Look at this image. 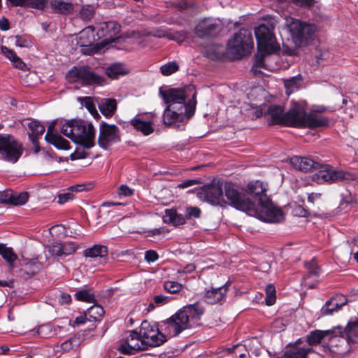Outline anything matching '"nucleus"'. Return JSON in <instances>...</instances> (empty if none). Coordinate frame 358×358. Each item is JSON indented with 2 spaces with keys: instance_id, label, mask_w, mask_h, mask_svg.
Wrapping results in <instances>:
<instances>
[{
  "instance_id": "obj_1",
  "label": "nucleus",
  "mask_w": 358,
  "mask_h": 358,
  "mask_svg": "<svg viewBox=\"0 0 358 358\" xmlns=\"http://www.w3.org/2000/svg\"><path fill=\"white\" fill-rule=\"evenodd\" d=\"M225 196L231 205L237 210L245 212L266 222L278 223L284 220L282 210L275 206L270 199L268 201L256 206L245 194L239 192L231 184L224 186Z\"/></svg>"
},
{
  "instance_id": "obj_48",
  "label": "nucleus",
  "mask_w": 358,
  "mask_h": 358,
  "mask_svg": "<svg viewBox=\"0 0 358 358\" xmlns=\"http://www.w3.org/2000/svg\"><path fill=\"white\" fill-rule=\"evenodd\" d=\"M179 69V66L176 62H170L164 65H162L160 68V71L162 75L168 76H170Z\"/></svg>"
},
{
  "instance_id": "obj_26",
  "label": "nucleus",
  "mask_w": 358,
  "mask_h": 358,
  "mask_svg": "<svg viewBox=\"0 0 358 358\" xmlns=\"http://www.w3.org/2000/svg\"><path fill=\"white\" fill-rule=\"evenodd\" d=\"M315 351L313 348H303L296 345L289 350L285 352V358H309L310 355H314Z\"/></svg>"
},
{
  "instance_id": "obj_42",
  "label": "nucleus",
  "mask_w": 358,
  "mask_h": 358,
  "mask_svg": "<svg viewBox=\"0 0 358 358\" xmlns=\"http://www.w3.org/2000/svg\"><path fill=\"white\" fill-rule=\"evenodd\" d=\"M170 301V297L164 295H155L153 297L152 301H150L148 306L147 310L150 312L153 310L155 307L161 306L167 303Z\"/></svg>"
},
{
  "instance_id": "obj_15",
  "label": "nucleus",
  "mask_w": 358,
  "mask_h": 358,
  "mask_svg": "<svg viewBox=\"0 0 358 358\" xmlns=\"http://www.w3.org/2000/svg\"><path fill=\"white\" fill-rule=\"evenodd\" d=\"M306 115L303 104L292 101L289 110L285 113V126L303 127Z\"/></svg>"
},
{
  "instance_id": "obj_59",
  "label": "nucleus",
  "mask_w": 358,
  "mask_h": 358,
  "mask_svg": "<svg viewBox=\"0 0 358 358\" xmlns=\"http://www.w3.org/2000/svg\"><path fill=\"white\" fill-rule=\"evenodd\" d=\"M150 20H152V22H155V23H163V22H165V23H167V24H171V20H169V18L163 16V15H161L159 14H157V15H151L150 17Z\"/></svg>"
},
{
  "instance_id": "obj_22",
  "label": "nucleus",
  "mask_w": 358,
  "mask_h": 358,
  "mask_svg": "<svg viewBox=\"0 0 358 358\" xmlns=\"http://www.w3.org/2000/svg\"><path fill=\"white\" fill-rule=\"evenodd\" d=\"M94 29L93 27L89 26L83 29L78 34L77 38V43L81 47H88L94 45L96 41L94 34Z\"/></svg>"
},
{
  "instance_id": "obj_45",
  "label": "nucleus",
  "mask_w": 358,
  "mask_h": 358,
  "mask_svg": "<svg viewBox=\"0 0 358 358\" xmlns=\"http://www.w3.org/2000/svg\"><path fill=\"white\" fill-rule=\"evenodd\" d=\"M258 50L259 52L255 56V62L252 67V71L255 74L261 72L258 69H266L264 59L265 56L270 54L265 53L264 52L260 51L259 50Z\"/></svg>"
},
{
  "instance_id": "obj_30",
  "label": "nucleus",
  "mask_w": 358,
  "mask_h": 358,
  "mask_svg": "<svg viewBox=\"0 0 358 358\" xmlns=\"http://www.w3.org/2000/svg\"><path fill=\"white\" fill-rule=\"evenodd\" d=\"M343 336L350 345L358 343V320L349 322L345 329L343 331Z\"/></svg>"
},
{
  "instance_id": "obj_39",
  "label": "nucleus",
  "mask_w": 358,
  "mask_h": 358,
  "mask_svg": "<svg viewBox=\"0 0 358 358\" xmlns=\"http://www.w3.org/2000/svg\"><path fill=\"white\" fill-rule=\"evenodd\" d=\"M104 314L103 308L99 305H94L89 308L86 311V315L94 321H98L101 319Z\"/></svg>"
},
{
  "instance_id": "obj_7",
  "label": "nucleus",
  "mask_w": 358,
  "mask_h": 358,
  "mask_svg": "<svg viewBox=\"0 0 358 358\" xmlns=\"http://www.w3.org/2000/svg\"><path fill=\"white\" fill-rule=\"evenodd\" d=\"M22 144L13 136L0 134V159L13 164L16 163L23 154Z\"/></svg>"
},
{
  "instance_id": "obj_4",
  "label": "nucleus",
  "mask_w": 358,
  "mask_h": 358,
  "mask_svg": "<svg viewBox=\"0 0 358 358\" xmlns=\"http://www.w3.org/2000/svg\"><path fill=\"white\" fill-rule=\"evenodd\" d=\"M60 131L85 148L89 149L94 145L95 129L92 123L87 125L81 120H67L63 124Z\"/></svg>"
},
{
  "instance_id": "obj_43",
  "label": "nucleus",
  "mask_w": 358,
  "mask_h": 358,
  "mask_svg": "<svg viewBox=\"0 0 358 358\" xmlns=\"http://www.w3.org/2000/svg\"><path fill=\"white\" fill-rule=\"evenodd\" d=\"M124 73L123 66L120 64H113L106 69V74L112 79L117 78L118 76Z\"/></svg>"
},
{
  "instance_id": "obj_37",
  "label": "nucleus",
  "mask_w": 358,
  "mask_h": 358,
  "mask_svg": "<svg viewBox=\"0 0 358 358\" xmlns=\"http://www.w3.org/2000/svg\"><path fill=\"white\" fill-rule=\"evenodd\" d=\"M10 195L11 198L8 204L14 206L24 205L29 199V195L27 192L14 193L10 190Z\"/></svg>"
},
{
  "instance_id": "obj_38",
  "label": "nucleus",
  "mask_w": 358,
  "mask_h": 358,
  "mask_svg": "<svg viewBox=\"0 0 358 358\" xmlns=\"http://www.w3.org/2000/svg\"><path fill=\"white\" fill-rule=\"evenodd\" d=\"M47 142L59 150H69L70 148L69 142L59 134L52 136Z\"/></svg>"
},
{
  "instance_id": "obj_51",
  "label": "nucleus",
  "mask_w": 358,
  "mask_h": 358,
  "mask_svg": "<svg viewBox=\"0 0 358 358\" xmlns=\"http://www.w3.org/2000/svg\"><path fill=\"white\" fill-rule=\"evenodd\" d=\"M94 10L91 6H83L79 13L80 18L84 21L90 20L94 17Z\"/></svg>"
},
{
  "instance_id": "obj_49",
  "label": "nucleus",
  "mask_w": 358,
  "mask_h": 358,
  "mask_svg": "<svg viewBox=\"0 0 358 358\" xmlns=\"http://www.w3.org/2000/svg\"><path fill=\"white\" fill-rule=\"evenodd\" d=\"M164 288L168 292L176 294L182 290L183 286L178 282L166 281L164 283Z\"/></svg>"
},
{
  "instance_id": "obj_17",
  "label": "nucleus",
  "mask_w": 358,
  "mask_h": 358,
  "mask_svg": "<svg viewBox=\"0 0 358 358\" xmlns=\"http://www.w3.org/2000/svg\"><path fill=\"white\" fill-rule=\"evenodd\" d=\"M223 192L220 183L210 184L203 186L198 192V196L211 204H218L222 198Z\"/></svg>"
},
{
  "instance_id": "obj_61",
  "label": "nucleus",
  "mask_w": 358,
  "mask_h": 358,
  "mask_svg": "<svg viewBox=\"0 0 358 358\" xmlns=\"http://www.w3.org/2000/svg\"><path fill=\"white\" fill-rule=\"evenodd\" d=\"M199 180H196V179H190V180H187L181 183H179L178 185V187L180 189H185V188L193 186V185L199 184Z\"/></svg>"
},
{
  "instance_id": "obj_50",
  "label": "nucleus",
  "mask_w": 358,
  "mask_h": 358,
  "mask_svg": "<svg viewBox=\"0 0 358 358\" xmlns=\"http://www.w3.org/2000/svg\"><path fill=\"white\" fill-rule=\"evenodd\" d=\"M60 243L62 248V257H66L72 255L76 251L78 248L77 244L73 242H64Z\"/></svg>"
},
{
  "instance_id": "obj_41",
  "label": "nucleus",
  "mask_w": 358,
  "mask_h": 358,
  "mask_svg": "<svg viewBox=\"0 0 358 358\" xmlns=\"http://www.w3.org/2000/svg\"><path fill=\"white\" fill-rule=\"evenodd\" d=\"M15 44L20 48H29L33 45L31 37L29 35H17L12 38Z\"/></svg>"
},
{
  "instance_id": "obj_40",
  "label": "nucleus",
  "mask_w": 358,
  "mask_h": 358,
  "mask_svg": "<svg viewBox=\"0 0 358 358\" xmlns=\"http://www.w3.org/2000/svg\"><path fill=\"white\" fill-rule=\"evenodd\" d=\"M79 100L80 101L82 105L84 106L87 109V110L92 114V115L94 118L100 117V115L98 113L96 108L95 107L94 100L92 97L85 96L80 98Z\"/></svg>"
},
{
  "instance_id": "obj_25",
  "label": "nucleus",
  "mask_w": 358,
  "mask_h": 358,
  "mask_svg": "<svg viewBox=\"0 0 358 358\" xmlns=\"http://www.w3.org/2000/svg\"><path fill=\"white\" fill-rule=\"evenodd\" d=\"M48 3L52 13L62 15H69L73 13L74 7L71 3L61 0H51Z\"/></svg>"
},
{
  "instance_id": "obj_6",
  "label": "nucleus",
  "mask_w": 358,
  "mask_h": 358,
  "mask_svg": "<svg viewBox=\"0 0 358 358\" xmlns=\"http://www.w3.org/2000/svg\"><path fill=\"white\" fill-rule=\"evenodd\" d=\"M159 96L162 98L166 108H183L189 109V105H191V110L194 113L196 101L195 99L196 93L192 95V99L187 104L185 103L187 97L186 90L181 88L160 87L159 91Z\"/></svg>"
},
{
  "instance_id": "obj_2",
  "label": "nucleus",
  "mask_w": 358,
  "mask_h": 358,
  "mask_svg": "<svg viewBox=\"0 0 358 358\" xmlns=\"http://www.w3.org/2000/svg\"><path fill=\"white\" fill-rule=\"evenodd\" d=\"M290 162L296 169L301 171L320 169L312 176L313 180L319 184L352 181L357 178V176L353 173L334 169L329 165H322L308 157L294 156L290 159Z\"/></svg>"
},
{
  "instance_id": "obj_13",
  "label": "nucleus",
  "mask_w": 358,
  "mask_h": 358,
  "mask_svg": "<svg viewBox=\"0 0 358 358\" xmlns=\"http://www.w3.org/2000/svg\"><path fill=\"white\" fill-rule=\"evenodd\" d=\"M97 141L99 145L103 149H108L113 143L120 141L119 128L115 124L101 122Z\"/></svg>"
},
{
  "instance_id": "obj_60",
  "label": "nucleus",
  "mask_w": 358,
  "mask_h": 358,
  "mask_svg": "<svg viewBox=\"0 0 358 358\" xmlns=\"http://www.w3.org/2000/svg\"><path fill=\"white\" fill-rule=\"evenodd\" d=\"M118 194L124 196H129L134 194V189L126 185H122L118 189Z\"/></svg>"
},
{
  "instance_id": "obj_57",
  "label": "nucleus",
  "mask_w": 358,
  "mask_h": 358,
  "mask_svg": "<svg viewBox=\"0 0 358 358\" xmlns=\"http://www.w3.org/2000/svg\"><path fill=\"white\" fill-rule=\"evenodd\" d=\"M159 258V255L155 250H150L145 253V259L148 263L156 262Z\"/></svg>"
},
{
  "instance_id": "obj_19",
  "label": "nucleus",
  "mask_w": 358,
  "mask_h": 358,
  "mask_svg": "<svg viewBox=\"0 0 358 358\" xmlns=\"http://www.w3.org/2000/svg\"><path fill=\"white\" fill-rule=\"evenodd\" d=\"M218 25L209 19L200 21L195 27L196 36L203 38L215 36L217 34Z\"/></svg>"
},
{
  "instance_id": "obj_29",
  "label": "nucleus",
  "mask_w": 358,
  "mask_h": 358,
  "mask_svg": "<svg viewBox=\"0 0 358 358\" xmlns=\"http://www.w3.org/2000/svg\"><path fill=\"white\" fill-rule=\"evenodd\" d=\"M129 123L136 130L141 131L145 136L150 135L154 131L151 122L142 120L139 116H136L130 120Z\"/></svg>"
},
{
  "instance_id": "obj_55",
  "label": "nucleus",
  "mask_w": 358,
  "mask_h": 358,
  "mask_svg": "<svg viewBox=\"0 0 358 358\" xmlns=\"http://www.w3.org/2000/svg\"><path fill=\"white\" fill-rule=\"evenodd\" d=\"M78 338L76 336L72 337L70 339L64 341L62 343L61 348L64 351H69L78 344Z\"/></svg>"
},
{
  "instance_id": "obj_46",
  "label": "nucleus",
  "mask_w": 358,
  "mask_h": 358,
  "mask_svg": "<svg viewBox=\"0 0 358 358\" xmlns=\"http://www.w3.org/2000/svg\"><path fill=\"white\" fill-rule=\"evenodd\" d=\"M41 265L36 262H27L24 267L21 269V271L27 275L31 277L35 275L40 269Z\"/></svg>"
},
{
  "instance_id": "obj_20",
  "label": "nucleus",
  "mask_w": 358,
  "mask_h": 358,
  "mask_svg": "<svg viewBox=\"0 0 358 358\" xmlns=\"http://www.w3.org/2000/svg\"><path fill=\"white\" fill-rule=\"evenodd\" d=\"M228 292L227 287L224 285L217 288L206 289L203 294L204 301L209 304H215L224 301Z\"/></svg>"
},
{
  "instance_id": "obj_9",
  "label": "nucleus",
  "mask_w": 358,
  "mask_h": 358,
  "mask_svg": "<svg viewBox=\"0 0 358 358\" xmlns=\"http://www.w3.org/2000/svg\"><path fill=\"white\" fill-rule=\"evenodd\" d=\"M254 47L252 34L248 29H241L228 41V48L239 57L250 53Z\"/></svg>"
},
{
  "instance_id": "obj_54",
  "label": "nucleus",
  "mask_w": 358,
  "mask_h": 358,
  "mask_svg": "<svg viewBox=\"0 0 358 358\" xmlns=\"http://www.w3.org/2000/svg\"><path fill=\"white\" fill-rule=\"evenodd\" d=\"M38 334L44 338H50L55 333L52 329V327L49 324H43L39 327L38 330Z\"/></svg>"
},
{
  "instance_id": "obj_18",
  "label": "nucleus",
  "mask_w": 358,
  "mask_h": 358,
  "mask_svg": "<svg viewBox=\"0 0 358 358\" xmlns=\"http://www.w3.org/2000/svg\"><path fill=\"white\" fill-rule=\"evenodd\" d=\"M266 184L259 180L248 183L246 189V192L257 200V205L268 201L269 197L266 194Z\"/></svg>"
},
{
  "instance_id": "obj_21",
  "label": "nucleus",
  "mask_w": 358,
  "mask_h": 358,
  "mask_svg": "<svg viewBox=\"0 0 358 358\" xmlns=\"http://www.w3.org/2000/svg\"><path fill=\"white\" fill-rule=\"evenodd\" d=\"M329 125V119L318 113H311L306 115L303 127L315 129Z\"/></svg>"
},
{
  "instance_id": "obj_31",
  "label": "nucleus",
  "mask_w": 358,
  "mask_h": 358,
  "mask_svg": "<svg viewBox=\"0 0 358 358\" xmlns=\"http://www.w3.org/2000/svg\"><path fill=\"white\" fill-rule=\"evenodd\" d=\"M1 52L3 55L8 58L13 65L20 70H24L26 69L25 63L17 55V54L11 49L6 46L1 47Z\"/></svg>"
},
{
  "instance_id": "obj_64",
  "label": "nucleus",
  "mask_w": 358,
  "mask_h": 358,
  "mask_svg": "<svg viewBox=\"0 0 358 358\" xmlns=\"http://www.w3.org/2000/svg\"><path fill=\"white\" fill-rule=\"evenodd\" d=\"M118 350L123 355H132V351L134 350L131 348L127 343L125 344L121 345L119 347Z\"/></svg>"
},
{
  "instance_id": "obj_12",
  "label": "nucleus",
  "mask_w": 358,
  "mask_h": 358,
  "mask_svg": "<svg viewBox=\"0 0 358 358\" xmlns=\"http://www.w3.org/2000/svg\"><path fill=\"white\" fill-rule=\"evenodd\" d=\"M193 114L190 104L189 109L166 108L163 114V122L165 125L179 128L181 124L184 125L185 122L189 120Z\"/></svg>"
},
{
  "instance_id": "obj_24",
  "label": "nucleus",
  "mask_w": 358,
  "mask_h": 358,
  "mask_svg": "<svg viewBox=\"0 0 358 358\" xmlns=\"http://www.w3.org/2000/svg\"><path fill=\"white\" fill-rule=\"evenodd\" d=\"M267 115L270 117V124L285 125V113L284 108L273 105L267 110Z\"/></svg>"
},
{
  "instance_id": "obj_34",
  "label": "nucleus",
  "mask_w": 358,
  "mask_h": 358,
  "mask_svg": "<svg viewBox=\"0 0 358 358\" xmlns=\"http://www.w3.org/2000/svg\"><path fill=\"white\" fill-rule=\"evenodd\" d=\"M331 331V330H314L307 336L306 341L310 346L319 344L324 337L330 336Z\"/></svg>"
},
{
  "instance_id": "obj_62",
  "label": "nucleus",
  "mask_w": 358,
  "mask_h": 358,
  "mask_svg": "<svg viewBox=\"0 0 358 358\" xmlns=\"http://www.w3.org/2000/svg\"><path fill=\"white\" fill-rule=\"evenodd\" d=\"M57 121H52L48 127V131L45 136V139L48 141L52 138V136H56L57 134H54L53 131L55 129V125H56Z\"/></svg>"
},
{
  "instance_id": "obj_8",
  "label": "nucleus",
  "mask_w": 358,
  "mask_h": 358,
  "mask_svg": "<svg viewBox=\"0 0 358 358\" xmlns=\"http://www.w3.org/2000/svg\"><path fill=\"white\" fill-rule=\"evenodd\" d=\"M66 78L70 82L80 83L83 85H101L105 83L104 78L92 71L88 66L72 67Z\"/></svg>"
},
{
  "instance_id": "obj_10",
  "label": "nucleus",
  "mask_w": 358,
  "mask_h": 358,
  "mask_svg": "<svg viewBox=\"0 0 358 358\" xmlns=\"http://www.w3.org/2000/svg\"><path fill=\"white\" fill-rule=\"evenodd\" d=\"M139 334L142 345L146 347V350L149 347L159 346L166 341L165 335L161 333L155 325L148 321L141 323Z\"/></svg>"
},
{
  "instance_id": "obj_11",
  "label": "nucleus",
  "mask_w": 358,
  "mask_h": 358,
  "mask_svg": "<svg viewBox=\"0 0 358 358\" xmlns=\"http://www.w3.org/2000/svg\"><path fill=\"white\" fill-rule=\"evenodd\" d=\"M255 34L257 41L258 50L260 51L272 53L279 48L275 37L268 27L264 24H260L255 29Z\"/></svg>"
},
{
  "instance_id": "obj_27",
  "label": "nucleus",
  "mask_w": 358,
  "mask_h": 358,
  "mask_svg": "<svg viewBox=\"0 0 358 358\" xmlns=\"http://www.w3.org/2000/svg\"><path fill=\"white\" fill-rule=\"evenodd\" d=\"M101 113L106 117H112L117 109V101L115 99H101L98 102Z\"/></svg>"
},
{
  "instance_id": "obj_47",
  "label": "nucleus",
  "mask_w": 358,
  "mask_h": 358,
  "mask_svg": "<svg viewBox=\"0 0 358 358\" xmlns=\"http://www.w3.org/2000/svg\"><path fill=\"white\" fill-rule=\"evenodd\" d=\"M266 298L265 301L267 306H272L275 303L276 300V290L273 284H269L266 287Z\"/></svg>"
},
{
  "instance_id": "obj_3",
  "label": "nucleus",
  "mask_w": 358,
  "mask_h": 358,
  "mask_svg": "<svg viewBox=\"0 0 358 358\" xmlns=\"http://www.w3.org/2000/svg\"><path fill=\"white\" fill-rule=\"evenodd\" d=\"M203 313L204 308L199 302L185 306L164 322V330L168 335L178 336L183 330L199 326Z\"/></svg>"
},
{
  "instance_id": "obj_63",
  "label": "nucleus",
  "mask_w": 358,
  "mask_h": 358,
  "mask_svg": "<svg viewBox=\"0 0 358 358\" xmlns=\"http://www.w3.org/2000/svg\"><path fill=\"white\" fill-rule=\"evenodd\" d=\"M10 198V190L0 191V203L8 204Z\"/></svg>"
},
{
  "instance_id": "obj_52",
  "label": "nucleus",
  "mask_w": 358,
  "mask_h": 358,
  "mask_svg": "<svg viewBox=\"0 0 358 358\" xmlns=\"http://www.w3.org/2000/svg\"><path fill=\"white\" fill-rule=\"evenodd\" d=\"M201 211L198 207H187L185 210V215L186 220H190L192 218H199L201 216Z\"/></svg>"
},
{
  "instance_id": "obj_32",
  "label": "nucleus",
  "mask_w": 358,
  "mask_h": 358,
  "mask_svg": "<svg viewBox=\"0 0 358 358\" xmlns=\"http://www.w3.org/2000/svg\"><path fill=\"white\" fill-rule=\"evenodd\" d=\"M126 343L135 351H143L146 350V347L142 345L141 337L139 332L136 330L131 331L129 336L126 338Z\"/></svg>"
},
{
  "instance_id": "obj_53",
  "label": "nucleus",
  "mask_w": 358,
  "mask_h": 358,
  "mask_svg": "<svg viewBox=\"0 0 358 358\" xmlns=\"http://www.w3.org/2000/svg\"><path fill=\"white\" fill-rule=\"evenodd\" d=\"M306 269L308 271L307 277L310 275L317 276L320 274V268L317 266V262L315 260H312L305 264Z\"/></svg>"
},
{
  "instance_id": "obj_56",
  "label": "nucleus",
  "mask_w": 358,
  "mask_h": 358,
  "mask_svg": "<svg viewBox=\"0 0 358 358\" xmlns=\"http://www.w3.org/2000/svg\"><path fill=\"white\" fill-rule=\"evenodd\" d=\"M73 199H74L73 194L71 191H69V188H68L66 192L59 194L58 203L59 204H64V203L68 202L69 201L73 200Z\"/></svg>"
},
{
  "instance_id": "obj_58",
  "label": "nucleus",
  "mask_w": 358,
  "mask_h": 358,
  "mask_svg": "<svg viewBox=\"0 0 358 358\" xmlns=\"http://www.w3.org/2000/svg\"><path fill=\"white\" fill-rule=\"evenodd\" d=\"M48 252L54 256L62 257L60 243H56L49 248Z\"/></svg>"
},
{
  "instance_id": "obj_5",
  "label": "nucleus",
  "mask_w": 358,
  "mask_h": 358,
  "mask_svg": "<svg viewBox=\"0 0 358 358\" xmlns=\"http://www.w3.org/2000/svg\"><path fill=\"white\" fill-rule=\"evenodd\" d=\"M285 23L293 41L297 46L306 45L314 39L317 30L315 24L302 22L291 17L286 18Z\"/></svg>"
},
{
  "instance_id": "obj_44",
  "label": "nucleus",
  "mask_w": 358,
  "mask_h": 358,
  "mask_svg": "<svg viewBox=\"0 0 358 358\" xmlns=\"http://www.w3.org/2000/svg\"><path fill=\"white\" fill-rule=\"evenodd\" d=\"M28 127L31 130L29 133V137H37L41 136L45 131V127L38 121H31Z\"/></svg>"
},
{
  "instance_id": "obj_23",
  "label": "nucleus",
  "mask_w": 358,
  "mask_h": 358,
  "mask_svg": "<svg viewBox=\"0 0 358 358\" xmlns=\"http://www.w3.org/2000/svg\"><path fill=\"white\" fill-rule=\"evenodd\" d=\"M341 298H343V296H336L327 301L325 304L321 308V315L323 316L330 315H332L335 311H338L339 309H341V307L343 306L347 302V299H344V301L339 303L338 299H341Z\"/></svg>"
},
{
  "instance_id": "obj_14",
  "label": "nucleus",
  "mask_w": 358,
  "mask_h": 358,
  "mask_svg": "<svg viewBox=\"0 0 358 358\" xmlns=\"http://www.w3.org/2000/svg\"><path fill=\"white\" fill-rule=\"evenodd\" d=\"M330 335L328 346L331 352L343 355L350 351V345L343 336V329L341 327L331 329Z\"/></svg>"
},
{
  "instance_id": "obj_36",
  "label": "nucleus",
  "mask_w": 358,
  "mask_h": 358,
  "mask_svg": "<svg viewBox=\"0 0 358 358\" xmlns=\"http://www.w3.org/2000/svg\"><path fill=\"white\" fill-rule=\"evenodd\" d=\"M75 298L78 301L87 303H94L96 301L95 295L92 289L87 287L76 292L75 294Z\"/></svg>"
},
{
  "instance_id": "obj_16",
  "label": "nucleus",
  "mask_w": 358,
  "mask_h": 358,
  "mask_svg": "<svg viewBox=\"0 0 358 358\" xmlns=\"http://www.w3.org/2000/svg\"><path fill=\"white\" fill-rule=\"evenodd\" d=\"M120 26L115 21L103 22L100 23L97 31L99 38H103L101 43L108 45L114 42L119 38Z\"/></svg>"
},
{
  "instance_id": "obj_28",
  "label": "nucleus",
  "mask_w": 358,
  "mask_h": 358,
  "mask_svg": "<svg viewBox=\"0 0 358 358\" xmlns=\"http://www.w3.org/2000/svg\"><path fill=\"white\" fill-rule=\"evenodd\" d=\"M165 223L171 224L173 226H179L185 224V217L183 215L178 213L174 208L166 209L165 215L163 217Z\"/></svg>"
},
{
  "instance_id": "obj_35",
  "label": "nucleus",
  "mask_w": 358,
  "mask_h": 358,
  "mask_svg": "<svg viewBox=\"0 0 358 358\" xmlns=\"http://www.w3.org/2000/svg\"><path fill=\"white\" fill-rule=\"evenodd\" d=\"M0 255L7 262L10 267H13V263L17 259V255L14 252L13 248H8L5 244L0 243Z\"/></svg>"
},
{
  "instance_id": "obj_33",
  "label": "nucleus",
  "mask_w": 358,
  "mask_h": 358,
  "mask_svg": "<svg viewBox=\"0 0 358 358\" xmlns=\"http://www.w3.org/2000/svg\"><path fill=\"white\" fill-rule=\"evenodd\" d=\"M108 255V248L103 245L96 244L92 247L85 249L83 255L85 257L96 258L103 257Z\"/></svg>"
}]
</instances>
